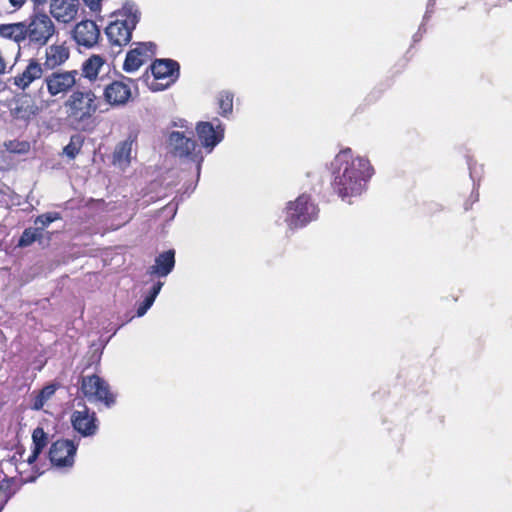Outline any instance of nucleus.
<instances>
[{
  "mask_svg": "<svg viewBox=\"0 0 512 512\" xmlns=\"http://www.w3.org/2000/svg\"><path fill=\"white\" fill-rule=\"evenodd\" d=\"M331 167L333 188L343 200L361 195L374 173L369 160L353 157L350 148L340 151L332 161Z\"/></svg>",
  "mask_w": 512,
  "mask_h": 512,
  "instance_id": "nucleus-1",
  "label": "nucleus"
},
{
  "mask_svg": "<svg viewBox=\"0 0 512 512\" xmlns=\"http://www.w3.org/2000/svg\"><path fill=\"white\" fill-rule=\"evenodd\" d=\"M140 20V12L137 6L132 2H126L117 13V19L111 22L105 30L111 47L121 48L127 45L132 37V31Z\"/></svg>",
  "mask_w": 512,
  "mask_h": 512,
  "instance_id": "nucleus-2",
  "label": "nucleus"
},
{
  "mask_svg": "<svg viewBox=\"0 0 512 512\" xmlns=\"http://www.w3.org/2000/svg\"><path fill=\"white\" fill-rule=\"evenodd\" d=\"M318 208L307 194L300 195L295 201H290L286 207V218L290 229L306 226L318 217Z\"/></svg>",
  "mask_w": 512,
  "mask_h": 512,
  "instance_id": "nucleus-3",
  "label": "nucleus"
},
{
  "mask_svg": "<svg viewBox=\"0 0 512 512\" xmlns=\"http://www.w3.org/2000/svg\"><path fill=\"white\" fill-rule=\"evenodd\" d=\"M167 145L169 151L178 158L187 159L197 164V172L200 173L203 156L193 138V133L186 135L184 132L172 131L168 135Z\"/></svg>",
  "mask_w": 512,
  "mask_h": 512,
  "instance_id": "nucleus-4",
  "label": "nucleus"
},
{
  "mask_svg": "<svg viewBox=\"0 0 512 512\" xmlns=\"http://www.w3.org/2000/svg\"><path fill=\"white\" fill-rule=\"evenodd\" d=\"M68 116L75 122L90 119L97 110L96 96L91 91H75L65 103Z\"/></svg>",
  "mask_w": 512,
  "mask_h": 512,
  "instance_id": "nucleus-5",
  "label": "nucleus"
},
{
  "mask_svg": "<svg viewBox=\"0 0 512 512\" xmlns=\"http://www.w3.org/2000/svg\"><path fill=\"white\" fill-rule=\"evenodd\" d=\"M55 33V25L45 13H35L26 24V39L31 45L45 46Z\"/></svg>",
  "mask_w": 512,
  "mask_h": 512,
  "instance_id": "nucleus-6",
  "label": "nucleus"
},
{
  "mask_svg": "<svg viewBox=\"0 0 512 512\" xmlns=\"http://www.w3.org/2000/svg\"><path fill=\"white\" fill-rule=\"evenodd\" d=\"M81 391L91 402L104 403L108 408L115 404V396L110 391L109 384L98 375L83 376Z\"/></svg>",
  "mask_w": 512,
  "mask_h": 512,
  "instance_id": "nucleus-7",
  "label": "nucleus"
},
{
  "mask_svg": "<svg viewBox=\"0 0 512 512\" xmlns=\"http://www.w3.org/2000/svg\"><path fill=\"white\" fill-rule=\"evenodd\" d=\"M196 131L202 146L211 152L224 138V125L215 119L214 122H199Z\"/></svg>",
  "mask_w": 512,
  "mask_h": 512,
  "instance_id": "nucleus-8",
  "label": "nucleus"
},
{
  "mask_svg": "<svg viewBox=\"0 0 512 512\" xmlns=\"http://www.w3.org/2000/svg\"><path fill=\"white\" fill-rule=\"evenodd\" d=\"M77 446L70 440H57L49 450V458L52 465L59 468H71L74 465V457Z\"/></svg>",
  "mask_w": 512,
  "mask_h": 512,
  "instance_id": "nucleus-9",
  "label": "nucleus"
},
{
  "mask_svg": "<svg viewBox=\"0 0 512 512\" xmlns=\"http://www.w3.org/2000/svg\"><path fill=\"white\" fill-rule=\"evenodd\" d=\"M78 72L76 70L53 72L46 76L42 84H46L47 90L51 96H57L68 92L75 84ZM43 85H41V88Z\"/></svg>",
  "mask_w": 512,
  "mask_h": 512,
  "instance_id": "nucleus-10",
  "label": "nucleus"
},
{
  "mask_svg": "<svg viewBox=\"0 0 512 512\" xmlns=\"http://www.w3.org/2000/svg\"><path fill=\"white\" fill-rule=\"evenodd\" d=\"M155 44L152 42L137 43V46L130 50L125 58L123 69L131 73L137 71L155 53Z\"/></svg>",
  "mask_w": 512,
  "mask_h": 512,
  "instance_id": "nucleus-11",
  "label": "nucleus"
},
{
  "mask_svg": "<svg viewBox=\"0 0 512 512\" xmlns=\"http://www.w3.org/2000/svg\"><path fill=\"white\" fill-rule=\"evenodd\" d=\"M94 411H90L85 405L82 410H75L71 415L73 428L84 437L96 434L98 425Z\"/></svg>",
  "mask_w": 512,
  "mask_h": 512,
  "instance_id": "nucleus-12",
  "label": "nucleus"
},
{
  "mask_svg": "<svg viewBox=\"0 0 512 512\" xmlns=\"http://www.w3.org/2000/svg\"><path fill=\"white\" fill-rule=\"evenodd\" d=\"M100 30L92 20L79 22L73 29V39L79 46L92 48L98 43Z\"/></svg>",
  "mask_w": 512,
  "mask_h": 512,
  "instance_id": "nucleus-13",
  "label": "nucleus"
},
{
  "mask_svg": "<svg viewBox=\"0 0 512 512\" xmlns=\"http://www.w3.org/2000/svg\"><path fill=\"white\" fill-rule=\"evenodd\" d=\"M43 75V66L36 60L30 59L22 70L14 76L11 81L20 90H27L33 83L41 82Z\"/></svg>",
  "mask_w": 512,
  "mask_h": 512,
  "instance_id": "nucleus-14",
  "label": "nucleus"
},
{
  "mask_svg": "<svg viewBox=\"0 0 512 512\" xmlns=\"http://www.w3.org/2000/svg\"><path fill=\"white\" fill-rule=\"evenodd\" d=\"M79 0H52L50 13L60 23H70L79 11Z\"/></svg>",
  "mask_w": 512,
  "mask_h": 512,
  "instance_id": "nucleus-15",
  "label": "nucleus"
},
{
  "mask_svg": "<svg viewBox=\"0 0 512 512\" xmlns=\"http://www.w3.org/2000/svg\"><path fill=\"white\" fill-rule=\"evenodd\" d=\"M127 82L114 81L109 84L104 91L105 98L112 105H123L131 98V85L134 83L126 78Z\"/></svg>",
  "mask_w": 512,
  "mask_h": 512,
  "instance_id": "nucleus-16",
  "label": "nucleus"
},
{
  "mask_svg": "<svg viewBox=\"0 0 512 512\" xmlns=\"http://www.w3.org/2000/svg\"><path fill=\"white\" fill-rule=\"evenodd\" d=\"M175 266V251L170 249L160 253L155 258V264L149 267L147 273L158 277L168 276Z\"/></svg>",
  "mask_w": 512,
  "mask_h": 512,
  "instance_id": "nucleus-17",
  "label": "nucleus"
},
{
  "mask_svg": "<svg viewBox=\"0 0 512 512\" xmlns=\"http://www.w3.org/2000/svg\"><path fill=\"white\" fill-rule=\"evenodd\" d=\"M152 74L156 79H167V85L179 75V65L176 61L171 59H158L151 66Z\"/></svg>",
  "mask_w": 512,
  "mask_h": 512,
  "instance_id": "nucleus-18",
  "label": "nucleus"
},
{
  "mask_svg": "<svg viewBox=\"0 0 512 512\" xmlns=\"http://www.w3.org/2000/svg\"><path fill=\"white\" fill-rule=\"evenodd\" d=\"M69 58V49L64 45H51L46 48L44 68L53 70Z\"/></svg>",
  "mask_w": 512,
  "mask_h": 512,
  "instance_id": "nucleus-19",
  "label": "nucleus"
},
{
  "mask_svg": "<svg viewBox=\"0 0 512 512\" xmlns=\"http://www.w3.org/2000/svg\"><path fill=\"white\" fill-rule=\"evenodd\" d=\"M0 36L9 40H13L19 46L21 42L26 41V23L17 22L11 24L0 25Z\"/></svg>",
  "mask_w": 512,
  "mask_h": 512,
  "instance_id": "nucleus-20",
  "label": "nucleus"
},
{
  "mask_svg": "<svg viewBox=\"0 0 512 512\" xmlns=\"http://www.w3.org/2000/svg\"><path fill=\"white\" fill-rule=\"evenodd\" d=\"M133 143L134 139L130 136L116 146L113 154L114 164L125 167L130 163Z\"/></svg>",
  "mask_w": 512,
  "mask_h": 512,
  "instance_id": "nucleus-21",
  "label": "nucleus"
},
{
  "mask_svg": "<svg viewBox=\"0 0 512 512\" xmlns=\"http://www.w3.org/2000/svg\"><path fill=\"white\" fill-rule=\"evenodd\" d=\"M104 64V60L99 55H93L83 63L82 73L85 78L95 80L100 69Z\"/></svg>",
  "mask_w": 512,
  "mask_h": 512,
  "instance_id": "nucleus-22",
  "label": "nucleus"
},
{
  "mask_svg": "<svg viewBox=\"0 0 512 512\" xmlns=\"http://www.w3.org/2000/svg\"><path fill=\"white\" fill-rule=\"evenodd\" d=\"M37 105L29 101L19 103L13 110V114L18 119L29 120L38 113Z\"/></svg>",
  "mask_w": 512,
  "mask_h": 512,
  "instance_id": "nucleus-23",
  "label": "nucleus"
},
{
  "mask_svg": "<svg viewBox=\"0 0 512 512\" xmlns=\"http://www.w3.org/2000/svg\"><path fill=\"white\" fill-rule=\"evenodd\" d=\"M42 238V233L39 231L36 227H29L26 228L19 241L18 246L19 247H28L31 244H33L35 241L40 240Z\"/></svg>",
  "mask_w": 512,
  "mask_h": 512,
  "instance_id": "nucleus-24",
  "label": "nucleus"
},
{
  "mask_svg": "<svg viewBox=\"0 0 512 512\" xmlns=\"http://www.w3.org/2000/svg\"><path fill=\"white\" fill-rule=\"evenodd\" d=\"M56 392V386L51 384L45 386L35 397L32 408L34 410H40L43 408L45 403L54 395Z\"/></svg>",
  "mask_w": 512,
  "mask_h": 512,
  "instance_id": "nucleus-25",
  "label": "nucleus"
},
{
  "mask_svg": "<svg viewBox=\"0 0 512 512\" xmlns=\"http://www.w3.org/2000/svg\"><path fill=\"white\" fill-rule=\"evenodd\" d=\"M220 114L226 116L233 109V94L227 91L221 92L218 96Z\"/></svg>",
  "mask_w": 512,
  "mask_h": 512,
  "instance_id": "nucleus-26",
  "label": "nucleus"
},
{
  "mask_svg": "<svg viewBox=\"0 0 512 512\" xmlns=\"http://www.w3.org/2000/svg\"><path fill=\"white\" fill-rule=\"evenodd\" d=\"M60 214L57 212H48L42 215H39L34 220V225L36 228L39 229V231L42 233V231L48 227L52 222L60 219Z\"/></svg>",
  "mask_w": 512,
  "mask_h": 512,
  "instance_id": "nucleus-27",
  "label": "nucleus"
},
{
  "mask_svg": "<svg viewBox=\"0 0 512 512\" xmlns=\"http://www.w3.org/2000/svg\"><path fill=\"white\" fill-rule=\"evenodd\" d=\"M82 142L80 135L72 136L69 144L64 147V154L70 159H74L81 149Z\"/></svg>",
  "mask_w": 512,
  "mask_h": 512,
  "instance_id": "nucleus-28",
  "label": "nucleus"
},
{
  "mask_svg": "<svg viewBox=\"0 0 512 512\" xmlns=\"http://www.w3.org/2000/svg\"><path fill=\"white\" fill-rule=\"evenodd\" d=\"M33 448L43 450L47 445L48 437L43 428L37 427L32 433Z\"/></svg>",
  "mask_w": 512,
  "mask_h": 512,
  "instance_id": "nucleus-29",
  "label": "nucleus"
},
{
  "mask_svg": "<svg viewBox=\"0 0 512 512\" xmlns=\"http://www.w3.org/2000/svg\"><path fill=\"white\" fill-rule=\"evenodd\" d=\"M163 285H164V283L161 281H157L156 283H154L149 294L145 297L143 302L151 307L153 305L157 295L160 293Z\"/></svg>",
  "mask_w": 512,
  "mask_h": 512,
  "instance_id": "nucleus-30",
  "label": "nucleus"
},
{
  "mask_svg": "<svg viewBox=\"0 0 512 512\" xmlns=\"http://www.w3.org/2000/svg\"><path fill=\"white\" fill-rule=\"evenodd\" d=\"M102 0H83L85 5L93 12L100 11Z\"/></svg>",
  "mask_w": 512,
  "mask_h": 512,
  "instance_id": "nucleus-31",
  "label": "nucleus"
},
{
  "mask_svg": "<svg viewBox=\"0 0 512 512\" xmlns=\"http://www.w3.org/2000/svg\"><path fill=\"white\" fill-rule=\"evenodd\" d=\"M150 306H148L146 303L142 302L139 307L137 308V316L142 317L146 314V312L149 310Z\"/></svg>",
  "mask_w": 512,
  "mask_h": 512,
  "instance_id": "nucleus-32",
  "label": "nucleus"
},
{
  "mask_svg": "<svg viewBox=\"0 0 512 512\" xmlns=\"http://www.w3.org/2000/svg\"><path fill=\"white\" fill-rule=\"evenodd\" d=\"M41 452H42V450L33 448L31 455L27 458L28 464H33Z\"/></svg>",
  "mask_w": 512,
  "mask_h": 512,
  "instance_id": "nucleus-33",
  "label": "nucleus"
},
{
  "mask_svg": "<svg viewBox=\"0 0 512 512\" xmlns=\"http://www.w3.org/2000/svg\"><path fill=\"white\" fill-rule=\"evenodd\" d=\"M26 1L27 0H9V3L15 10H18L26 3Z\"/></svg>",
  "mask_w": 512,
  "mask_h": 512,
  "instance_id": "nucleus-34",
  "label": "nucleus"
},
{
  "mask_svg": "<svg viewBox=\"0 0 512 512\" xmlns=\"http://www.w3.org/2000/svg\"><path fill=\"white\" fill-rule=\"evenodd\" d=\"M7 502V496L3 489L0 488V512L4 508L5 504Z\"/></svg>",
  "mask_w": 512,
  "mask_h": 512,
  "instance_id": "nucleus-35",
  "label": "nucleus"
},
{
  "mask_svg": "<svg viewBox=\"0 0 512 512\" xmlns=\"http://www.w3.org/2000/svg\"><path fill=\"white\" fill-rule=\"evenodd\" d=\"M21 145H22L21 149L16 150V149L10 148V150L13 151V152H23V151H25V146L26 145L25 144H21Z\"/></svg>",
  "mask_w": 512,
  "mask_h": 512,
  "instance_id": "nucleus-36",
  "label": "nucleus"
},
{
  "mask_svg": "<svg viewBox=\"0 0 512 512\" xmlns=\"http://www.w3.org/2000/svg\"><path fill=\"white\" fill-rule=\"evenodd\" d=\"M47 0H33L34 4L35 5H42L46 2Z\"/></svg>",
  "mask_w": 512,
  "mask_h": 512,
  "instance_id": "nucleus-37",
  "label": "nucleus"
}]
</instances>
